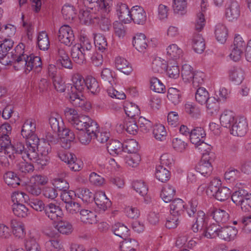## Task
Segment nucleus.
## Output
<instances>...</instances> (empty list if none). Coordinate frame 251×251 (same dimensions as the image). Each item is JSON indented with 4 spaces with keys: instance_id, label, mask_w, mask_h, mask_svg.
Masks as SVG:
<instances>
[{
    "instance_id": "1",
    "label": "nucleus",
    "mask_w": 251,
    "mask_h": 251,
    "mask_svg": "<svg viewBox=\"0 0 251 251\" xmlns=\"http://www.w3.org/2000/svg\"><path fill=\"white\" fill-rule=\"evenodd\" d=\"M25 46L23 43H20L15 47L14 51L10 54L12 60L15 61L13 65L16 70H23L24 72L28 74L31 70L35 73H39L42 69V62L39 56L30 54L28 55L25 53Z\"/></svg>"
},
{
    "instance_id": "2",
    "label": "nucleus",
    "mask_w": 251,
    "mask_h": 251,
    "mask_svg": "<svg viewBox=\"0 0 251 251\" xmlns=\"http://www.w3.org/2000/svg\"><path fill=\"white\" fill-rule=\"evenodd\" d=\"M72 84H67V91L71 103L75 106L88 111L91 108V104L85 100L82 95L86 88V78L79 74H75L72 77Z\"/></svg>"
},
{
    "instance_id": "3",
    "label": "nucleus",
    "mask_w": 251,
    "mask_h": 251,
    "mask_svg": "<svg viewBox=\"0 0 251 251\" xmlns=\"http://www.w3.org/2000/svg\"><path fill=\"white\" fill-rule=\"evenodd\" d=\"M40 139H38V143L36 145L34 152L35 154L34 155L31 154V147L32 145L25 146L24 151L23 158H28L29 160L31 161L41 167L46 166L49 162L50 157L48 155L49 153L51 151V147L50 144L44 143L43 145L41 146L38 149Z\"/></svg>"
},
{
    "instance_id": "4",
    "label": "nucleus",
    "mask_w": 251,
    "mask_h": 251,
    "mask_svg": "<svg viewBox=\"0 0 251 251\" xmlns=\"http://www.w3.org/2000/svg\"><path fill=\"white\" fill-rule=\"evenodd\" d=\"M92 44L86 36H81L79 43L74 45L71 49V54L74 61L78 64H82L87 56H91Z\"/></svg>"
},
{
    "instance_id": "5",
    "label": "nucleus",
    "mask_w": 251,
    "mask_h": 251,
    "mask_svg": "<svg viewBox=\"0 0 251 251\" xmlns=\"http://www.w3.org/2000/svg\"><path fill=\"white\" fill-rule=\"evenodd\" d=\"M36 121L33 119H28L25 121L21 130V135L26 139V144L24 145L25 147L32 145L30 150L32 155L35 154L34 151L35 149L36 145L38 143L39 138L35 134L36 131Z\"/></svg>"
},
{
    "instance_id": "6",
    "label": "nucleus",
    "mask_w": 251,
    "mask_h": 251,
    "mask_svg": "<svg viewBox=\"0 0 251 251\" xmlns=\"http://www.w3.org/2000/svg\"><path fill=\"white\" fill-rule=\"evenodd\" d=\"M24 149V144L22 143H18L14 147L10 137H0V152L7 155L12 160L19 156L23 157Z\"/></svg>"
},
{
    "instance_id": "7",
    "label": "nucleus",
    "mask_w": 251,
    "mask_h": 251,
    "mask_svg": "<svg viewBox=\"0 0 251 251\" xmlns=\"http://www.w3.org/2000/svg\"><path fill=\"white\" fill-rule=\"evenodd\" d=\"M81 129H77L81 131L78 135L80 142L84 145L89 144L91 140L94 138L95 132L97 131L99 126L97 123L91 118L83 125Z\"/></svg>"
},
{
    "instance_id": "8",
    "label": "nucleus",
    "mask_w": 251,
    "mask_h": 251,
    "mask_svg": "<svg viewBox=\"0 0 251 251\" xmlns=\"http://www.w3.org/2000/svg\"><path fill=\"white\" fill-rule=\"evenodd\" d=\"M64 114L68 122L76 129H81L82 125L90 118L85 115H78L76 110L69 107L65 109Z\"/></svg>"
},
{
    "instance_id": "9",
    "label": "nucleus",
    "mask_w": 251,
    "mask_h": 251,
    "mask_svg": "<svg viewBox=\"0 0 251 251\" xmlns=\"http://www.w3.org/2000/svg\"><path fill=\"white\" fill-rule=\"evenodd\" d=\"M85 6L93 11V9L97 10L100 13L106 14L112 10V0H83Z\"/></svg>"
},
{
    "instance_id": "10",
    "label": "nucleus",
    "mask_w": 251,
    "mask_h": 251,
    "mask_svg": "<svg viewBox=\"0 0 251 251\" xmlns=\"http://www.w3.org/2000/svg\"><path fill=\"white\" fill-rule=\"evenodd\" d=\"M40 234L38 231L33 229L29 230L24 240L26 251H41L38 243Z\"/></svg>"
},
{
    "instance_id": "11",
    "label": "nucleus",
    "mask_w": 251,
    "mask_h": 251,
    "mask_svg": "<svg viewBox=\"0 0 251 251\" xmlns=\"http://www.w3.org/2000/svg\"><path fill=\"white\" fill-rule=\"evenodd\" d=\"M241 13L240 5L236 0H230L226 5L225 16L229 22L236 21Z\"/></svg>"
},
{
    "instance_id": "12",
    "label": "nucleus",
    "mask_w": 251,
    "mask_h": 251,
    "mask_svg": "<svg viewBox=\"0 0 251 251\" xmlns=\"http://www.w3.org/2000/svg\"><path fill=\"white\" fill-rule=\"evenodd\" d=\"M248 123L244 116L236 118L230 127V133L234 136H243L248 129Z\"/></svg>"
},
{
    "instance_id": "13",
    "label": "nucleus",
    "mask_w": 251,
    "mask_h": 251,
    "mask_svg": "<svg viewBox=\"0 0 251 251\" xmlns=\"http://www.w3.org/2000/svg\"><path fill=\"white\" fill-rule=\"evenodd\" d=\"M44 211L45 215L53 222L60 220L63 215L61 207L53 202L46 204Z\"/></svg>"
},
{
    "instance_id": "14",
    "label": "nucleus",
    "mask_w": 251,
    "mask_h": 251,
    "mask_svg": "<svg viewBox=\"0 0 251 251\" xmlns=\"http://www.w3.org/2000/svg\"><path fill=\"white\" fill-rule=\"evenodd\" d=\"M59 41L64 45L70 46L75 40V36L71 27L68 25H64L60 27L58 31Z\"/></svg>"
},
{
    "instance_id": "15",
    "label": "nucleus",
    "mask_w": 251,
    "mask_h": 251,
    "mask_svg": "<svg viewBox=\"0 0 251 251\" xmlns=\"http://www.w3.org/2000/svg\"><path fill=\"white\" fill-rule=\"evenodd\" d=\"M79 19L81 23L85 25L95 24L97 19L99 18L97 10L93 9V11L89 10L81 9L78 15Z\"/></svg>"
},
{
    "instance_id": "16",
    "label": "nucleus",
    "mask_w": 251,
    "mask_h": 251,
    "mask_svg": "<svg viewBox=\"0 0 251 251\" xmlns=\"http://www.w3.org/2000/svg\"><path fill=\"white\" fill-rule=\"evenodd\" d=\"M116 9L119 19L125 24H127L131 21L130 17L131 10H130L127 5L120 1L116 3Z\"/></svg>"
},
{
    "instance_id": "17",
    "label": "nucleus",
    "mask_w": 251,
    "mask_h": 251,
    "mask_svg": "<svg viewBox=\"0 0 251 251\" xmlns=\"http://www.w3.org/2000/svg\"><path fill=\"white\" fill-rule=\"evenodd\" d=\"M130 17L131 21L138 25H143L147 20L146 13L143 8L138 5H136L131 9Z\"/></svg>"
},
{
    "instance_id": "18",
    "label": "nucleus",
    "mask_w": 251,
    "mask_h": 251,
    "mask_svg": "<svg viewBox=\"0 0 251 251\" xmlns=\"http://www.w3.org/2000/svg\"><path fill=\"white\" fill-rule=\"evenodd\" d=\"M213 170L211 163L208 160V156L203 155L198 165L196 166V172L204 176H209Z\"/></svg>"
},
{
    "instance_id": "19",
    "label": "nucleus",
    "mask_w": 251,
    "mask_h": 251,
    "mask_svg": "<svg viewBox=\"0 0 251 251\" xmlns=\"http://www.w3.org/2000/svg\"><path fill=\"white\" fill-rule=\"evenodd\" d=\"M207 220L205 213L201 210H199L197 213L196 221L192 226V230L194 232L199 231L201 235L202 231L206 227Z\"/></svg>"
},
{
    "instance_id": "20",
    "label": "nucleus",
    "mask_w": 251,
    "mask_h": 251,
    "mask_svg": "<svg viewBox=\"0 0 251 251\" xmlns=\"http://www.w3.org/2000/svg\"><path fill=\"white\" fill-rule=\"evenodd\" d=\"M98 207L101 211H105L111 205V201L107 198L105 193L102 191L97 193L94 199Z\"/></svg>"
},
{
    "instance_id": "21",
    "label": "nucleus",
    "mask_w": 251,
    "mask_h": 251,
    "mask_svg": "<svg viewBox=\"0 0 251 251\" xmlns=\"http://www.w3.org/2000/svg\"><path fill=\"white\" fill-rule=\"evenodd\" d=\"M237 232V229L235 227L221 226L219 230L218 237L226 241H230L234 240Z\"/></svg>"
},
{
    "instance_id": "22",
    "label": "nucleus",
    "mask_w": 251,
    "mask_h": 251,
    "mask_svg": "<svg viewBox=\"0 0 251 251\" xmlns=\"http://www.w3.org/2000/svg\"><path fill=\"white\" fill-rule=\"evenodd\" d=\"M147 41L145 34L141 33H137L133 38L132 44L139 52H144L148 46Z\"/></svg>"
},
{
    "instance_id": "23",
    "label": "nucleus",
    "mask_w": 251,
    "mask_h": 251,
    "mask_svg": "<svg viewBox=\"0 0 251 251\" xmlns=\"http://www.w3.org/2000/svg\"><path fill=\"white\" fill-rule=\"evenodd\" d=\"M170 207L171 214L179 217L184 212L185 202L180 199H176L172 201Z\"/></svg>"
},
{
    "instance_id": "24",
    "label": "nucleus",
    "mask_w": 251,
    "mask_h": 251,
    "mask_svg": "<svg viewBox=\"0 0 251 251\" xmlns=\"http://www.w3.org/2000/svg\"><path fill=\"white\" fill-rule=\"evenodd\" d=\"M10 227L14 236L18 238L22 239L26 235L24 224L16 220H12L10 222Z\"/></svg>"
},
{
    "instance_id": "25",
    "label": "nucleus",
    "mask_w": 251,
    "mask_h": 251,
    "mask_svg": "<svg viewBox=\"0 0 251 251\" xmlns=\"http://www.w3.org/2000/svg\"><path fill=\"white\" fill-rule=\"evenodd\" d=\"M205 136L206 133L203 128L196 127L190 131V140L192 144L198 145L200 142H202V140L205 138Z\"/></svg>"
},
{
    "instance_id": "26",
    "label": "nucleus",
    "mask_w": 251,
    "mask_h": 251,
    "mask_svg": "<svg viewBox=\"0 0 251 251\" xmlns=\"http://www.w3.org/2000/svg\"><path fill=\"white\" fill-rule=\"evenodd\" d=\"M80 220L81 222L86 224H94L98 220L95 212L88 209H81L80 211Z\"/></svg>"
},
{
    "instance_id": "27",
    "label": "nucleus",
    "mask_w": 251,
    "mask_h": 251,
    "mask_svg": "<svg viewBox=\"0 0 251 251\" xmlns=\"http://www.w3.org/2000/svg\"><path fill=\"white\" fill-rule=\"evenodd\" d=\"M108 152L112 155H120L124 151L123 145L116 140H110L106 144Z\"/></svg>"
},
{
    "instance_id": "28",
    "label": "nucleus",
    "mask_w": 251,
    "mask_h": 251,
    "mask_svg": "<svg viewBox=\"0 0 251 251\" xmlns=\"http://www.w3.org/2000/svg\"><path fill=\"white\" fill-rule=\"evenodd\" d=\"M211 215L218 223H226L229 218V215L226 211L220 208H213L211 209Z\"/></svg>"
},
{
    "instance_id": "29",
    "label": "nucleus",
    "mask_w": 251,
    "mask_h": 251,
    "mask_svg": "<svg viewBox=\"0 0 251 251\" xmlns=\"http://www.w3.org/2000/svg\"><path fill=\"white\" fill-rule=\"evenodd\" d=\"M215 35L216 39L220 43H224L228 35V29L223 24L218 23L215 26Z\"/></svg>"
},
{
    "instance_id": "30",
    "label": "nucleus",
    "mask_w": 251,
    "mask_h": 251,
    "mask_svg": "<svg viewBox=\"0 0 251 251\" xmlns=\"http://www.w3.org/2000/svg\"><path fill=\"white\" fill-rule=\"evenodd\" d=\"M230 79L235 84L241 83L244 79V72L240 67H233L229 73Z\"/></svg>"
},
{
    "instance_id": "31",
    "label": "nucleus",
    "mask_w": 251,
    "mask_h": 251,
    "mask_svg": "<svg viewBox=\"0 0 251 251\" xmlns=\"http://www.w3.org/2000/svg\"><path fill=\"white\" fill-rule=\"evenodd\" d=\"M220 122L222 126L230 128L235 121V114L230 110H225L221 115Z\"/></svg>"
},
{
    "instance_id": "32",
    "label": "nucleus",
    "mask_w": 251,
    "mask_h": 251,
    "mask_svg": "<svg viewBox=\"0 0 251 251\" xmlns=\"http://www.w3.org/2000/svg\"><path fill=\"white\" fill-rule=\"evenodd\" d=\"M112 232L116 236L125 239L129 235V230L126 226L123 224L117 223L115 224L112 227Z\"/></svg>"
},
{
    "instance_id": "33",
    "label": "nucleus",
    "mask_w": 251,
    "mask_h": 251,
    "mask_svg": "<svg viewBox=\"0 0 251 251\" xmlns=\"http://www.w3.org/2000/svg\"><path fill=\"white\" fill-rule=\"evenodd\" d=\"M139 244L133 239L126 238L120 243V249L121 251H137Z\"/></svg>"
},
{
    "instance_id": "34",
    "label": "nucleus",
    "mask_w": 251,
    "mask_h": 251,
    "mask_svg": "<svg viewBox=\"0 0 251 251\" xmlns=\"http://www.w3.org/2000/svg\"><path fill=\"white\" fill-rule=\"evenodd\" d=\"M221 226L216 224H210L202 231L201 236L207 238H214L218 237Z\"/></svg>"
},
{
    "instance_id": "35",
    "label": "nucleus",
    "mask_w": 251,
    "mask_h": 251,
    "mask_svg": "<svg viewBox=\"0 0 251 251\" xmlns=\"http://www.w3.org/2000/svg\"><path fill=\"white\" fill-rule=\"evenodd\" d=\"M115 66L118 70L126 75L129 74L132 71L129 62L125 58L121 57L116 58Z\"/></svg>"
},
{
    "instance_id": "36",
    "label": "nucleus",
    "mask_w": 251,
    "mask_h": 251,
    "mask_svg": "<svg viewBox=\"0 0 251 251\" xmlns=\"http://www.w3.org/2000/svg\"><path fill=\"white\" fill-rule=\"evenodd\" d=\"M182 54V50L175 44L170 45L166 49V55L169 59L176 60L179 58Z\"/></svg>"
},
{
    "instance_id": "37",
    "label": "nucleus",
    "mask_w": 251,
    "mask_h": 251,
    "mask_svg": "<svg viewBox=\"0 0 251 251\" xmlns=\"http://www.w3.org/2000/svg\"><path fill=\"white\" fill-rule=\"evenodd\" d=\"M20 158H22L23 161L17 162V168L18 170L25 174L32 172L34 170V167L31 164L26 162L27 159L29 160L28 158H23L22 157L19 156L14 160H15L16 162L20 160Z\"/></svg>"
},
{
    "instance_id": "38",
    "label": "nucleus",
    "mask_w": 251,
    "mask_h": 251,
    "mask_svg": "<svg viewBox=\"0 0 251 251\" xmlns=\"http://www.w3.org/2000/svg\"><path fill=\"white\" fill-rule=\"evenodd\" d=\"M192 45L196 52L201 53L205 49L204 39L200 34H195L192 39Z\"/></svg>"
},
{
    "instance_id": "39",
    "label": "nucleus",
    "mask_w": 251,
    "mask_h": 251,
    "mask_svg": "<svg viewBox=\"0 0 251 251\" xmlns=\"http://www.w3.org/2000/svg\"><path fill=\"white\" fill-rule=\"evenodd\" d=\"M155 177L160 181L165 182L170 178V171L162 165H158L156 167Z\"/></svg>"
},
{
    "instance_id": "40",
    "label": "nucleus",
    "mask_w": 251,
    "mask_h": 251,
    "mask_svg": "<svg viewBox=\"0 0 251 251\" xmlns=\"http://www.w3.org/2000/svg\"><path fill=\"white\" fill-rule=\"evenodd\" d=\"M37 45L40 50H47L49 48V38L46 31L39 32L37 36Z\"/></svg>"
},
{
    "instance_id": "41",
    "label": "nucleus",
    "mask_w": 251,
    "mask_h": 251,
    "mask_svg": "<svg viewBox=\"0 0 251 251\" xmlns=\"http://www.w3.org/2000/svg\"><path fill=\"white\" fill-rule=\"evenodd\" d=\"M5 182L9 186L16 187L20 185L21 179L17 174L13 172H6L3 176Z\"/></svg>"
},
{
    "instance_id": "42",
    "label": "nucleus",
    "mask_w": 251,
    "mask_h": 251,
    "mask_svg": "<svg viewBox=\"0 0 251 251\" xmlns=\"http://www.w3.org/2000/svg\"><path fill=\"white\" fill-rule=\"evenodd\" d=\"M108 14H104L98 11L99 18L97 19L95 24H98L100 28L103 31H107L111 26V22L108 17Z\"/></svg>"
},
{
    "instance_id": "43",
    "label": "nucleus",
    "mask_w": 251,
    "mask_h": 251,
    "mask_svg": "<svg viewBox=\"0 0 251 251\" xmlns=\"http://www.w3.org/2000/svg\"><path fill=\"white\" fill-rule=\"evenodd\" d=\"M175 193V188L168 185L163 188L160 193V197L165 202L167 203L172 201Z\"/></svg>"
},
{
    "instance_id": "44",
    "label": "nucleus",
    "mask_w": 251,
    "mask_h": 251,
    "mask_svg": "<svg viewBox=\"0 0 251 251\" xmlns=\"http://www.w3.org/2000/svg\"><path fill=\"white\" fill-rule=\"evenodd\" d=\"M124 107L126 115L131 118L138 116L140 113V109L138 106L134 103L126 101Z\"/></svg>"
},
{
    "instance_id": "45",
    "label": "nucleus",
    "mask_w": 251,
    "mask_h": 251,
    "mask_svg": "<svg viewBox=\"0 0 251 251\" xmlns=\"http://www.w3.org/2000/svg\"><path fill=\"white\" fill-rule=\"evenodd\" d=\"M85 84L87 89L93 94L98 93L100 90L98 82L92 76H88L86 77Z\"/></svg>"
},
{
    "instance_id": "46",
    "label": "nucleus",
    "mask_w": 251,
    "mask_h": 251,
    "mask_svg": "<svg viewBox=\"0 0 251 251\" xmlns=\"http://www.w3.org/2000/svg\"><path fill=\"white\" fill-rule=\"evenodd\" d=\"M49 121L52 130L55 133H57L60 131V129L64 126L63 120L58 115H57L56 117L51 116L49 118Z\"/></svg>"
},
{
    "instance_id": "47",
    "label": "nucleus",
    "mask_w": 251,
    "mask_h": 251,
    "mask_svg": "<svg viewBox=\"0 0 251 251\" xmlns=\"http://www.w3.org/2000/svg\"><path fill=\"white\" fill-rule=\"evenodd\" d=\"M186 0H173V9L174 12L178 14L183 15L187 12Z\"/></svg>"
},
{
    "instance_id": "48",
    "label": "nucleus",
    "mask_w": 251,
    "mask_h": 251,
    "mask_svg": "<svg viewBox=\"0 0 251 251\" xmlns=\"http://www.w3.org/2000/svg\"><path fill=\"white\" fill-rule=\"evenodd\" d=\"M58 232L62 234L68 235L72 232L73 227L72 225L66 221H60L55 226Z\"/></svg>"
},
{
    "instance_id": "49",
    "label": "nucleus",
    "mask_w": 251,
    "mask_h": 251,
    "mask_svg": "<svg viewBox=\"0 0 251 251\" xmlns=\"http://www.w3.org/2000/svg\"><path fill=\"white\" fill-rule=\"evenodd\" d=\"M167 98L174 105H176L180 102L181 93L176 88H169L168 90Z\"/></svg>"
},
{
    "instance_id": "50",
    "label": "nucleus",
    "mask_w": 251,
    "mask_h": 251,
    "mask_svg": "<svg viewBox=\"0 0 251 251\" xmlns=\"http://www.w3.org/2000/svg\"><path fill=\"white\" fill-rule=\"evenodd\" d=\"M231 191L228 188L223 186L212 196L217 200L223 201L227 200L231 196Z\"/></svg>"
},
{
    "instance_id": "51",
    "label": "nucleus",
    "mask_w": 251,
    "mask_h": 251,
    "mask_svg": "<svg viewBox=\"0 0 251 251\" xmlns=\"http://www.w3.org/2000/svg\"><path fill=\"white\" fill-rule=\"evenodd\" d=\"M153 135L154 137L160 141L166 139L167 132L165 127L162 125H156L153 126Z\"/></svg>"
},
{
    "instance_id": "52",
    "label": "nucleus",
    "mask_w": 251,
    "mask_h": 251,
    "mask_svg": "<svg viewBox=\"0 0 251 251\" xmlns=\"http://www.w3.org/2000/svg\"><path fill=\"white\" fill-rule=\"evenodd\" d=\"M209 94L205 88L200 87L197 90L195 99L197 102L201 104H205L209 100Z\"/></svg>"
},
{
    "instance_id": "53",
    "label": "nucleus",
    "mask_w": 251,
    "mask_h": 251,
    "mask_svg": "<svg viewBox=\"0 0 251 251\" xmlns=\"http://www.w3.org/2000/svg\"><path fill=\"white\" fill-rule=\"evenodd\" d=\"M194 73L192 67L190 65L185 64L182 65L181 76L185 82L191 81Z\"/></svg>"
},
{
    "instance_id": "54",
    "label": "nucleus",
    "mask_w": 251,
    "mask_h": 251,
    "mask_svg": "<svg viewBox=\"0 0 251 251\" xmlns=\"http://www.w3.org/2000/svg\"><path fill=\"white\" fill-rule=\"evenodd\" d=\"M29 197L23 192L17 191L13 193L11 199L14 203L23 204V202L27 203Z\"/></svg>"
},
{
    "instance_id": "55",
    "label": "nucleus",
    "mask_w": 251,
    "mask_h": 251,
    "mask_svg": "<svg viewBox=\"0 0 251 251\" xmlns=\"http://www.w3.org/2000/svg\"><path fill=\"white\" fill-rule=\"evenodd\" d=\"M249 194V193L244 189H239L233 193L231 195V200L238 206Z\"/></svg>"
},
{
    "instance_id": "56",
    "label": "nucleus",
    "mask_w": 251,
    "mask_h": 251,
    "mask_svg": "<svg viewBox=\"0 0 251 251\" xmlns=\"http://www.w3.org/2000/svg\"><path fill=\"white\" fill-rule=\"evenodd\" d=\"M94 43L98 49L103 51L107 47V42L105 37L101 34H97L94 37Z\"/></svg>"
},
{
    "instance_id": "57",
    "label": "nucleus",
    "mask_w": 251,
    "mask_h": 251,
    "mask_svg": "<svg viewBox=\"0 0 251 251\" xmlns=\"http://www.w3.org/2000/svg\"><path fill=\"white\" fill-rule=\"evenodd\" d=\"M206 104V108L208 113L213 115L216 114L219 109V104L218 100L214 97H210Z\"/></svg>"
},
{
    "instance_id": "58",
    "label": "nucleus",
    "mask_w": 251,
    "mask_h": 251,
    "mask_svg": "<svg viewBox=\"0 0 251 251\" xmlns=\"http://www.w3.org/2000/svg\"><path fill=\"white\" fill-rule=\"evenodd\" d=\"M150 88L155 92L158 93H163L165 87L163 83L157 77H152L150 80Z\"/></svg>"
},
{
    "instance_id": "59",
    "label": "nucleus",
    "mask_w": 251,
    "mask_h": 251,
    "mask_svg": "<svg viewBox=\"0 0 251 251\" xmlns=\"http://www.w3.org/2000/svg\"><path fill=\"white\" fill-rule=\"evenodd\" d=\"M124 151L129 153H136L138 150V144L134 139H130L123 145Z\"/></svg>"
},
{
    "instance_id": "60",
    "label": "nucleus",
    "mask_w": 251,
    "mask_h": 251,
    "mask_svg": "<svg viewBox=\"0 0 251 251\" xmlns=\"http://www.w3.org/2000/svg\"><path fill=\"white\" fill-rule=\"evenodd\" d=\"M185 111L191 116L198 118L200 114V109L199 107L193 102H187L185 104Z\"/></svg>"
},
{
    "instance_id": "61",
    "label": "nucleus",
    "mask_w": 251,
    "mask_h": 251,
    "mask_svg": "<svg viewBox=\"0 0 251 251\" xmlns=\"http://www.w3.org/2000/svg\"><path fill=\"white\" fill-rule=\"evenodd\" d=\"M12 210L14 214L19 217H25L27 215V208L23 204L13 203Z\"/></svg>"
},
{
    "instance_id": "62",
    "label": "nucleus",
    "mask_w": 251,
    "mask_h": 251,
    "mask_svg": "<svg viewBox=\"0 0 251 251\" xmlns=\"http://www.w3.org/2000/svg\"><path fill=\"white\" fill-rule=\"evenodd\" d=\"M62 13L66 20H73L76 14L74 7L69 4H65L63 6Z\"/></svg>"
},
{
    "instance_id": "63",
    "label": "nucleus",
    "mask_w": 251,
    "mask_h": 251,
    "mask_svg": "<svg viewBox=\"0 0 251 251\" xmlns=\"http://www.w3.org/2000/svg\"><path fill=\"white\" fill-rule=\"evenodd\" d=\"M132 187L134 189L142 196H145L148 193V188L145 182L141 180H137L133 182Z\"/></svg>"
},
{
    "instance_id": "64",
    "label": "nucleus",
    "mask_w": 251,
    "mask_h": 251,
    "mask_svg": "<svg viewBox=\"0 0 251 251\" xmlns=\"http://www.w3.org/2000/svg\"><path fill=\"white\" fill-rule=\"evenodd\" d=\"M221 181L218 178H214L211 180L207 189V193L212 196L221 186Z\"/></svg>"
}]
</instances>
